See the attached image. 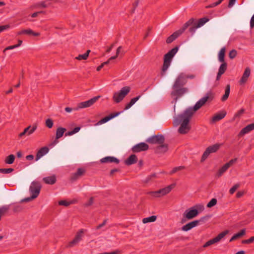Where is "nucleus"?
Returning <instances> with one entry per match:
<instances>
[{
  "instance_id": "3c124183",
  "label": "nucleus",
  "mask_w": 254,
  "mask_h": 254,
  "mask_svg": "<svg viewBox=\"0 0 254 254\" xmlns=\"http://www.w3.org/2000/svg\"><path fill=\"white\" fill-rule=\"evenodd\" d=\"M140 96H137V97H135V98H132V99L130 100V102H129V103H130L132 105H134V104L135 103V102H136V101H137L139 99V98H140Z\"/></svg>"
},
{
  "instance_id": "f257e3e1",
  "label": "nucleus",
  "mask_w": 254,
  "mask_h": 254,
  "mask_svg": "<svg viewBox=\"0 0 254 254\" xmlns=\"http://www.w3.org/2000/svg\"><path fill=\"white\" fill-rule=\"evenodd\" d=\"M212 99V94L207 93L195 104L193 108H189L178 116L174 117L173 124L176 127L180 126L178 128L179 133L185 134L190 130L191 127L190 120L194 112L207 102L211 101Z\"/></svg>"
},
{
  "instance_id": "72a5a7b5",
  "label": "nucleus",
  "mask_w": 254,
  "mask_h": 254,
  "mask_svg": "<svg viewBox=\"0 0 254 254\" xmlns=\"http://www.w3.org/2000/svg\"><path fill=\"white\" fill-rule=\"evenodd\" d=\"M24 34L28 35H32L34 36H38L40 35V33L38 32H35L33 30L30 29H24Z\"/></svg>"
},
{
  "instance_id": "7c9ffc66",
  "label": "nucleus",
  "mask_w": 254,
  "mask_h": 254,
  "mask_svg": "<svg viewBox=\"0 0 254 254\" xmlns=\"http://www.w3.org/2000/svg\"><path fill=\"white\" fill-rule=\"evenodd\" d=\"M137 161L136 157L134 155H131L126 160V163L127 165H131L135 163Z\"/></svg>"
},
{
  "instance_id": "13d9d810",
  "label": "nucleus",
  "mask_w": 254,
  "mask_h": 254,
  "mask_svg": "<svg viewBox=\"0 0 254 254\" xmlns=\"http://www.w3.org/2000/svg\"><path fill=\"white\" fill-rule=\"evenodd\" d=\"M244 193H245L244 191H239L237 193V197H240L242 196Z\"/></svg>"
},
{
  "instance_id": "c9c22d12",
  "label": "nucleus",
  "mask_w": 254,
  "mask_h": 254,
  "mask_svg": "<svg viewBox=\"0 0 254 254\" xmlns=\"http://www.w3.org/2000/svg\"><path fill=\"white\" fill-rule=\"evenodd\" d=\"M210 154H211V152H210L209 149L207 148L201 157V161H204Z\"/></svg>"
},
{
  "instance_id": "a18cd8bd",
  "label": "nucleus",
  "mask_w": 254,
  "mask_h": 254,
  "mask_svg": "<svg viewBox=\"0 0 254 254\" xmlns=\"http://www.w3.org/2000/svg\"><path fill=\"white\" fill-rule=\"evenodd\" d=\"M240 185L239 184L235 185L229 190L230 193L232 194L235 191L237 190V189L239 187Z\"/></svg>"
},
{
  "instance_id": "1a4fd4ad",
  "label": "nucleus",
  "mask_w": 254,
  "mask_h": 254,
  "mask_svg": "<svg viewBox=\"0 0 254 254\" xmlns=\"http://www.w3.org/2000/svg\"><path fill=\"white\" fill-rule=\"evenodd\" d=\"M42 186L40 183L38 181H33L31 183V186L29 188V191L31 195H32V198H36L39 195Z\"/></svg>"
},
{
  "instance_id": "bf43d9fd",
  "label": "nucleus",
  "mask_w": 254,
  "mask_h": 254,
  "mask_svg": "<svg viewBox=\"0 0 254 254\" xmlns=\"http://www.w3.org/2000/svg\"><path fill=\"white\" fill-rule=\"evenodd\" d=\"M109 63V61H107V62H104V63H103L101 65H100L99 66H98L97 67V68L96 69V70H100L103 67L104 65L105 64H107L108 63Z\"/></svg>"
},
{
  "instance_id": "5fc2aeb1",
  "label": "nucleus",
  "mask_w": 254,
  "mask_h": 254,
  "mask_svg": "<svg viewBox=\"0 0 254 254\" xmlns=\"http://www.w3.org/2000/svg\"><path fill=\"white\" fill-rule=\"evenodd\" d=\"M16 48V46L15 45H12V46H8V47H6L4 49L3 52H5V51H6L7 50H12V49H13Z\"/></svg>"
},
{
  "instance_id": "473e14b6",
  "label": "nucleus",
  "mask_w": 254,
  "mask_h": 254,
  "mask_svg": "<svg viewBox=\"0 0 254 254\" xmlns=\"http://www.w3.org/2000/svg\"><path fill=\"white\" fill-rule=\"evenodd\" d=\"M90 52V50H88L84 54L78 55L77 57L75 58V59L78 60L79 61H81L82 60H86L88 58L89 54Z\"/></svg>"
},
{
  "instance_id": "0eeeda50",
  "label": "nucleus",
  "mask_w": 254,
  "mask_h": 254,
  "mask_svg": "<svg viewBox=\"0 0 254 254\" xmlns=\"http://www.w3.org/2000/svg\"><path fill=\"white\" fill-rule=\"evenodd\" d=\"M174 184H172L170 186H168L164 188H163L157 191H148L147 192V194L150 195L151 196L154 197H162L169 193L171 191V190L174 188Z\"/></svg>"
},
{
  "instance_id": "6e6d98bb",
  "label": "nucleus",
  "mask_w": 254,
  "mask_h": 254,
  "mask_svg": "<svg viewBox=\"0 0 254 254\" xmlns=\"http://www.w3.org/2000/svg\"><path fill=\"white\" fill-rule=\"evenodd\" d=\"M244 112V109H241L240 111H239L235 115V117H238L240 116L242 114H243Z\"/></svg>"
},
{
  "instance_id": "e2e57ef3",
  "label": "nucleus",
  "mask_w": 254,
  "mask_h": 254,
  "mask_svg": "<svg viewBox=\"0 0 254 254\" xmlns=\"http://www.w3.org/2000/svg\"><path fill=\"white\" fill-rule=\"evenodd\" d=\"M26 158L28 160H31L34 159V156L33 155H28L26 157Z\"/></svg>"
},
{
  "instance_id": "a878e982",
  "label": "nucleus",
  "mask_w": 254,
  "mask_h": 254,
  "mask_svg": "<svg viewBox=\"0 0 254 254\" xmlns=\"http://www.w3.org/2000/svg\"><path fill=\"white\" fill-rule=\"evenodd\" d=\"M253 129H254V124H250L242 129L239 133V135L243 136Z\"/></svg>"
},
{
  "instance_id": "4c0bfd02",
  "label": "nucleus",
  "mask_w": 254,
  "mask_h": 254,
  "mask_svg": "<svg viewBox=\"0 0 254 254\" xmlns=\"http://www.w3.org/2000/svg\"><path fill=\"white\" fill-rule=\"evenodd\" d=\"M80 127H75L73 130L66 132L65 134V136H66L72 135L73 134H75L76 132H78L80 130Z\"/></svg>"
},
{
  "instance_id": "20e7f679",
  "label": "nucleus",
  "mask_w": 254,
  "mask_h": 254,
  "mask_svg": "<svg viewBox=\"0 0 254 254\" xmlns=\"http://www.w3.org/2000/svg\"><path fill=\"white\" fill-rule=\"evenodd\" d=\"M204 206L201 204H198L185 211L184 217L188 219H191L196 217L199 213L204 210Z\"/></svg>"
},
{
  "instance_id": "423d86ee",
  "label": "nucleus",
  "mask_w": 254,
  "mask_h": 254,
  "mask_svg": "<svg viewBox=\"0 0 254 254\" xmlns=\"http://www.w3.org/2000/svg\"><path fill=\"white\" fill-rule=\"evenodd\" d=\"M130 88L129 86L123 87L119 91L114 93L113 99L116 103L121 102L127 95L129 92Z\"/></svg>"
},
{
  "instance_id": "f3484780",
  "label": "nucleus",
  "mask_w": 254,
  "mask_h": 254,
  "mask_svg": "<svg viewBox=\"0 0 254 254\" xmlns=\"http://www.w3.org/2000/svg\"><path fill=\"white\" fill-rule=\"evenodd\" d=\"M85 170L84 169L78 168L77 171L71 175L70 180L72 181H75L83 176Z\"/></svg>"
},
{
  "instance_id": "dca6fc26",
  "label": "nucleus",
  "mask_w": 254,
  "mask_h": 254,
  "mask_svg": "<svg viewBox=\"0 0 254 254\" xmlns=\"http://www.w3.org/2000/svg\"><path fill=\"white\" fill-rule=\"evenodd\" d=\"M164 137L162 135H158L149 138L147 141L151 143H157L159 145L163 143Z\"/></svg>"
},
{
  "instance_id": "4468645a",
  "label": "nucleus",
  "mask_w": 254,
  "mask_h": 254,
  "mask_svg": "<svg viewBox=\"0 0 254 254\" xmlns=\"http://www.w3.org/2000/svg\"><path fill=\"white\" fill-rule=\"evenodd\" d=\"M52 0H45L37 2L32 5L33 8H47L52 4Z\"/></svg>"
},
{
  "instance_id": "09e8293b",
  "label": "nucleus",
  "mask_w": 254,
  "mask_h": 254,
  "mask_svg": "<svg viewBox=\"0 0 254 254\" xmlns=\"http://www.w3.org/2000/svg\"><path fill=\"white\" fill-rule=\"evenodd\" d=\"M94 197H91L87 202L85 204L86 206L91 205L93 203Z\"/></svg>"
},
{
  "instance_id": "b1692460",
  "label": "nucleus",
  "mask_w": 254,
  "mask_h": 254,
  "mask_svg": "<svg viewBox=\"0 0 254 254\" xmlns=\"http://www.w3.org/2000/svg\"><path fill=\"white\" fill-rule=\"evenodd\" d=\"M198 220L192 221L184 226L182 228V230L185 231H188L191 229V228L196 226L198 225Z\"/></svg>"
},
{
  "instance_id": "f03ea898",
  "label": "nucleus",
  "mask_w": 254,
  "mask_h": 254,
  "mask_svg": "<svg viewBox=\"0 0 254 254\" xmlns=\"http://www.w3.org/2000/svg\"><path fill=\"white\" fill-rule=\"evenodd\" d=\"M208 21V19L206 18L200 19L197 22L195 21L193 19H190L184 25L181 29L176 31L170 37H169L167 39V43H170L173 42L176 38L178 37L179 35L182 34L188 27L191 26L190 28V30L191 32L194 33L196 28L201 27Z\"/></svg>"
},
{
  "instance_id": "6ab92c4d",
  "label": "nucleus",
  "mask_w": 254,
  "mask_h": 254,
  "mask_svg": "<svg viewBox=\"0 0 254 254\" xmlns=\"http://www.w3.org/2000/svg\"><path fill=\"white\" fill-rule=\"evenodd\" d=\"M65 131L66 128L62 127H59L57 129L56 133V140H54L53 142L54 144H56L58 142L57 141V139L62 137Z\"/></svg>"
},
{
  "instance_id": "680f3d73",
  "label": "nucleus",
  "mask_w": 254,
  "mask_h": 254,
  "mask_svg": "<svg viewBox=\"0 0 254 254\" xmlns=\"http://www.w3.org/2000/svg\"><path fill=\"white\" fill-rule=\"evenodd\" d=\"M236 0H230L229 7H231L234 4Z\"/></svg>"
},
{
  "instance_id": "2eb2a0df",
  "label": "nucleus",
  "mask_w": 254,
  "mask_h": 254,
  "mask_svg": "<svg viewBox=\"0 0 254 254\" xmlns=\"http://www.w3.org/2000/svg\"><path fill=\"white\" fill-rule=\"evenodd\" d=\"M37 127V125L36 124L34 125L32 128L31 127L29 126L26 128H25L24 129V130L19 134V136L21 137L25 135V134L29 135L33 133L35 131Z\"/></svg>"
},
{
  "instance_id": "58836bf2",
  "label": "nucleus",
  "mask_w": 254,
  "mask_h": 254,
  "mask_svg": "<svg viewBox=\"0 0 254 254\" xmlns=\"http://www.w3.org/2000/svg\"><path fill=\"white\" fill-rule=\"evenodd\" d=\"M73 203V201H67L65 200H62L59 201V204L60 205H63V206H68L70 204H72Z\"/></svg>"
},
{
  "instance_id": "0e129e2a",
  "label": "nucleus",
  "mask_w": 254,
  "mask_h": 254,
  "mask_svg": "<svg viewBox=\"0 0 254 254\" xmlns=\"http://www.w3.org/2000/svg\"><path fill=\"white\" fill-rule=\"evenodd\" d=\"M242 243L243 244H249V243H251L252 241L250 238L249 239L243 241Z\"/></svg>"
},
{
  "instance_id": "9b49d317",
  "label": "nucleus",
  "mask_w": 254,
  "mask_h": 254,
  "mask_svg": "<svg viewBox=\"0 0 254 254\" xmlns=\"http://www.w3.org/2000/svg\"><path fill=\"white\" fill-rule=\"evenodd\" d=\"M95 103V97H93L91 99L78 103L77 106L75 107L74 110L77 111L80 109L87 108L91 106Z\"/></svg>"
},
{
  "instance_id": "5701e85b",
  "label": "nucleus",
  "mask_w": 254,
  "mask_h": 254,
  "mask_svg": "<svg viewBox=\"0 0 254 254\" xmlns=\"http://www.w3.org/2000/svg\"><path fill=\"white\" fill-rule=\"evenodd\" d=\"M226 115V112L224 111H221L220 112L216 114L212 118L213 122H217L222 119Z\"/></svg>"
},
{
  "instance_id": "aec40b11",
  "label": "nucleus",
  "mask_w": 254,
  "mask_h": 254,
  "mask_svg": "<svg viewBox=\"0 0 254 254\" xmlns=\"http://www.w3.org/2000/svg\"><path fill=\"white\" fill-rule=\"evenodd\" d=\"M121 113V112H117V113H116L114 114H112L109 116L106 117L105 118H103L101 121H100L98 123H96V125H100L102 124L105 123L107 122H108V121H109L110 120L113 119V118H115V117L118 116Z\"/></svg>"
},
{
  "instance_id": "37998d69",
  "label": "nucleus",
  "mask_w": 254,
  "mask_h": 254,
  "mask_svg": "<svg viewBox=\"0 0 254 254\" xmlns=\"http://www.w3.org/2000/svg\"><path fill=\"white\" fill-rule=\"evenodd\" d=\"M185 168L184 166H181L174 168L170 172V174H174L178 171H180Z\"/></svg>"
},
{
  "instance_id": "4d7b16f0",
  "label": "nucleus",
  "mask_w": 254,
  "mask_h": 254,
  "mask_svg": "<svg viewBox=\"0 0 254 254\" xmlns=\"http://www.w3.org/2000/svg\"><path fill=\"white\" fill-rule=\"evenodd\" d=\"M154 175H152V176H150L147 177L145 179V180L144 181V182L145 183H148V182L151 180V179L153 177H154Z\"/></svg>"
},
{
  "instance_id": "338daca9",
  "label": "nucleus",
  "mask_w": 254,
  "mask_h": 254,
  "mask_svg": "<svg viewBox=\"0 0 254 254\" xmlns=\"http://www.w3.org/2000/svg\"><path fill=\"white\" fill-rule=\"evenodd\" d=\"M39 14V12H35L32 13L31 15V16L32 17H37L38 15Z\"/></svg>"
},
{
  "instance_id": "393cba45",
  "label": "nucleus",
  "mask_w": 254,
  "mask_h": 254,
  "mask_svg": "<svg viewBox=\"0 0 254 254\" xmlns=\"http://www.w3.org/2000/svg\"><path fill=\"white\" fill-rule=\"evenodd\" d=\"M246 230L245 229H242L241 230L240 232H239L238 233L234 234L232 237V238L230 239L229 242H232V241H234L235 240H236L241 237H242L243 236H244V235H245L246 234Z\"/></svg>"
},
{
  "instance_id": "79ce46f5",
  "label": "nucleus",
  "mask_w": 254,
  "mask_h": 254,
  "mask_svg": "<svg viewBox=\"0 0 254 254\" xmlns=\"http://www.w3.org/2000/svg\"><path fill=\"white\" fill-rule=\"evenodd\" d=\"M45 125L47 127L51 128L53 126V121L51 119H47L45 122Z\"/></svg>"
},
{
  "instance_id": "a19ab883",
  "label": "nucleus",
  "mask_w": 254,
  "mask_h": 254,
  "mask_svg": "<svg viewBox=\"0 0 254 254\" xmlns=\"http://www.w3.org/2000/svg\"><path fill=\"white\" fill-rule=\"evenodd\" d=\"M14 169L12 168H1L0 169V173L3 174H9L12 172Z\"/></svg>"
},
{
  "instance_id": "4be33fe9",
  "label": "nucleus",
  "mask_w": 254,
  "mask_h": 254,
  "mask_svg": "<svg viewBox=\"0 0 254 254\" xmlns=\"http://www.w3.org/2000/svg\"><path fill=\"white\" fill-rule=\"evenodd\" d=\"M43 181L46 184L53 185L56 182L57 179L56 176L53 175L51 176L44 178L43 179Z\"/></svg>"
},
{
  "instance_id": "ddd939ff",
  "label": "nucleus",
  "mask_w": 254,
  "mask_h": 254,
  "mask_svg": "<svg viewBox=\"0 0 254 254\" xmlns=\"http://www.w3.org/2000/svg\"><path fill=\"white\" fill-rule=\"evenodd\" d=\"M237 159L235 158L231 160L229 162L226 163L222 167H221L218 171L217 173V175L218 177L221 176L224 172H225L233 164H234L237 161Z\"/></svg>"
},
{
  "instance_id": "e433bc0d",
  "label": "nucleus",
  "mask_w": 254,
  "mask_h": 254,
  "mask_svg": "<svg viewBox=\"0 0 254 254\" xmlns=\"http://www.w3.org/2000/svg\"><path fill=\"white\" fill-rule=\"evenodd\" d=\"M230 92V86L229 85H228L225 89V94L222 97V100L223 101L226 100L228 97H229V94Z\"/></svg>"
},
{
  "instance_id": "cd10ccee",
  "label": "nucleus",
  "mask_w": 254,
  "mask_h": 254,
  "mask_svg": "<svg viewBox=\"0 0 254 254\" xmlns=\"http://www.w3.org/2000/svg\"><path fill=\"white\" fill-rule=\"evenodd\" d=\"M226 51L225 48H222L218 54V60L220 62L225 63L224 62V56L225 53Z\"/></svg>"
},
{
  "instance_id": "c756f323",
  "label": "nucleus",
  "mask_w": 254,
  "mask_h": 254,
  "mask_svg": "<svg viewBox=\"0 0 254 254\" xmlns=\"http://www.w3.org/2000/svg\"><path fill=\"white\" fill-rule=\"evenodd\" d=\"M15 159V156L13 154H10L5 158L4 162L6 164H11L14 162Z\"/></svg>"
},
{
  "instance_id": "774afa93",
  "label": "nucleus",
  "mask_w": 254,
  "mask_h": 254,
  "mask_svg": "<svg viewBox=\"0 0 254 254\" xmlns=\"http://www.w3.org/2000/svg\"><path fill=\"white\" fill-rule=\"evenodd\" d=\"M22 43V41L21 40H18V44L15 45L16 46V48L19 47L21 45Z\"/></svg>"
},
{
  "instance_id": "de8ad7c7",
  "label": "nucleus",
  "mask_w": 254,
  "mask_h": 254,
  "mask_svg": "<svg viewBox=\"0 0 254 254\" xmlns=\"http://www.w3.org/2000/svg\"><path fill=\"white\" fill-rule=\"evenodd\" d=\"M9 28L10 25L9 24L0 26V33H1L4 30L8 29Z\"/></svg>"
},
{
  "instance_id": "a211bd4d",
  "label": "nucleus",
  "mask_w": 254,
  "mask_h": 254,
  "mask_svg": "<svg viewBox=\"0 0 254 254\" xmlns=\"http://www.w3.org/2000/svg\"><path fill=\"white\" fill-rule=\"evenodd\" d=\"M49 150V149L47 146H44L40 148L36 154L35 160L38 161L42 156L47 154Z\"/></svg>"
},
{
  "instance_id": "412c9836",
  "label": "nucleus",
  "mask_w": 254,
  "mask_h": 254,
  "mask_svg": "<svg viewBox=\"0 0 254 254\" xmlns=\"http://www.w3.org/2000/svg\"><path fill=\"white\" fill-rule=\"evenodd\" d=\"M148 147V145L145 143H141L134 146L132 148V150L134 152H139L140 151L147 150Z\"/></svg>"
},
{
  "instance_id": "ea45409f",
  "label": "nucleus",
  "mask_w": 254,
  "mask_h": 254,
  "mask_svg": "<svg viewBox=\"0 0 254 254\" xmlns=\"http://www.w3.org/2000/svg\"><path fill=\"white\" fill-rule=\"evenodd\" d=\"M158 149L160 152H165L167 150V146L162 143L159 145Z\"/></svg>"
},
{
  "instance_id": "c85d7f7f",
  "label": "nucleus",
  "mask_w": 254,
  "mask_h": 254,
  "mask_svg": "<svg viewBox=\"0 0 254 254\" xmlns=\"http://www.w3.org/2000/svg\"><path fill=\"white\" fill-rule=\"evenodd\" d=\"M220 146L221 144L216 143L212 145H210L208 146L207 148L210 151V152H211V153H213L217 151V150H218V149H219Z\"/></svg>"
},
{
  "instance_id": "2f4dec72",
  "label": "nucleus",
  "mask_w": 254,
  "mask_h": 254,
  "mask_svg": "<svg viewBox=\"0 0 254 254\" xmlns=\"http://www.w3.org/2000/svg\"><path fill=\"white\" fill-rule=\"evenodd\" d=\"M157 219V217L156 216H151L149 217L144 218L142 219V222L144 224L147 223H151L155 221Z\"/></svg>"
},
{
  "instance_id": "052dcab7",
  "label": "nucleus",
  "mask_w": 254,
  "mask_h": 254,
  "mask_svg": "<svg viewBox=\"0 0 254 254\" xmlns=\"http://www.w3.org/2000/svg\"><path fill=\"white\" fill-rule=\"evenodd\" d=\"M74 108H70V107H66L65 108V111L66 112L70 113V112H71L73 110L75 111L74 110Z\"/></svg>"
},
{
  "instance_id": "7ed1b4c3",
  "label": "nucleus",
  "mask_w": 254,
  "mask_h": 254,
  "mask_svg": "<svg viewBox=\"0 0 254 254\" xmlns=\"http://www.w3.org/2000/svg\"><path fill=\"white\" fill-rule=\"evenodd\" d=\"M186 82V75L183 73L180 74L175 81L172 94L173 96L179 97L187 92L186 88H182Z\"/></svg>"
},
{
  "instance_id": "bb28decb",
  "label": "nucleus",
  "mask_w": 254,
  "mask_h": 254,
  "mask_svg": "<svg viewBox=\"0 0 254 254\" xmlns=\"http://www.w3.org/2000/svg\"><path fill=\"white\" fill-rule=\"evenodd\" d=\"M101 162L103 163H106V162H116L117 163H119V160L113 157H106L101 159Z\"/></svg>"
},
{
  "instance_id": "9d476101",
  "label": "nucleus",
  "mask_w": 254,
  "mask_h": 254,
  "mask_svg": "<svg viewBox=\"0 0 254 254\" xmlns=\"http://www.w3.org/2000/svg\"><path fill=\"white\" fill-rule=\"evenodd\" d=\"M251 68L249 67H246L242 74V76L240 78V79L239 81L240 85H244L247 82L249 78L251 75Z\"/></svg>"
},
{
  "instance_id": "69168bd1",
  "label": "nucleus",
  "mask_w": 254,
  "mask_h": 254,
  "mask_svg": "<svg viewBox=\"0 0 254 254\" xmlns=\"http://www.w3.org/2000/svg\"><path fill=\"white\" fill-rule=\"evenodd\" d=\"M132 105L130 103H128L126 105L125 108V110H128V109H129Z\"/></svg>"
},
{
  "instance_id": "f704fd0d",
  "label": "nucleus",
  "mask_w": 254,
  "mask_h": 254,
  "mask_svg": "<svg viewBox=\"0 0 254 254\" xmlns=\"http://www.w3.org/2000/svg\"><path fill=\"white\" fill-rule=\"evenodd\" d=\"M227 69V64L226 63H222L219 69V75H222Z\"/></svg>"
},
{
  "instance_id": "8fccbe9b",
  "label": "nucleus",
  "mask_w": 254,
  "mask_h": 254,
  "mask_svg": "<svg viewBox=\"0 0 254 254\" xmlns=\"http://www.w3.org/2000/svg\"><path fill=\"white\" fill-rule=\"evenodd\" d=\"M22 210V207L19 205H16L14 206L13 211L19 212Z\"/></svg>"
},
{
  "instance_id": "49530a36",
  "label": "nucleus",
  "mask_w": 254,
  "mask_h": 254,
  "mask_svg": "<svg viewBox=\"0 0 254 254\" xmlns=\"http://www.w3.org/2000/svg\"><path fill=\"white\" fill-rule=\"evenodd\" d=\"M236 55H237L236 51L235 50H233L231 51H230V52L229 53V57L231 59H233L236 57Z\"/></svg>"
},
{
  "instance_id": "864d4df0",
  "label": "nucleus",
  "mask_w": 254,
  "mask_h": 254,
  "mask_svg": "<svg viewBox=\"0 0 254 254\" xmlns=\"http://www.w3.org/2000/svg\"><path fill=\"white\" fill-rule=\"evenodd\" d=\"M121 49V47H119L117 51L116 56L112 57L111 58H110L109 60H112L115 59L117 57V56L119 55V54L120 53Z\"/></svg>"
},
{
  "instance_id": "f8f14e48",
  "label": "nucleus",
  "mask_w": 254,
  "mask_h": 254,
  "mask_svg": "<svg viewBox=\"0 0 254 254\" xmlns=\"http://www.w3.org/2000/svg\"><path fill=\"white\" fill-rule=\"evenodd\" d=\"M84 235L83 229L80 230L76 234L74 238L68 244L69 247H72L76 245L82 239Z\"/></svg>"
},
{
  "instance_id": "39448f33",
  "label": "nucleus",
  "mask_w": 254,
  "mask_h": 254,
  "mask_svg": "<svg viewBox=\"0 0 254 254\" xmlns=\"http://www.w3.org/2000/svg\"><path fill=\"white\" fill-rule=\"evenodd\" d=\"M178 50V49L177 47L174 48L165 56L164 64L163 65L161 73L162 75L165 74L166 71L167 70L170 65L173 57L177 53Z\"/></svg>"
},
{
  "instance_id": "c03bdc74",
  "label": "nucleus",
  "mask_w": 254,
  "mask_h": 254,
  "mask_svg": "<svg viewBox=\"0 0 254 254\" xmlns=\"http://www.w3.org/2000/svg\"><path fill=\"white\" fill-rule=\"evenodd\" d=\"M217 203V200L215 198H212L210 202L208 203L207 204V207L209 208H211L214 205H215Z\"/></svg>"
},
{
  "instance_id": "6e6552de",
  "label": "nucleus",
  "mask_w": 254,
  "mask_h": 254,
  "mask_svg": "<svg viewBox=\"0 0 254 254\" xmlns=\"http://www.w3.org/2000/svg\"><path fill=\"white\" fill-rule=\"evenodd\" d=\"M229 233V230H225V231L221 232L216 237H215V238L207 241L205 244H204V245L203 246V247L204 248H207L212 245H214L215 244L219 243Z\"/></svg>"
},
{
  "instance_id": "603ef678",
  "label": "nucleus",
  "mask_w": 254,
  "mask_h": 254,
  "mask_svg": "<svg viewBox=\"0 0 254 254\" xmlns=\"http://www.w3.org/2000/svg\"><path fill=\"white\" fill-rule=\"evenodd\" d=\"M35 198H32V195H31V196L30 197H26V198H25L22 199L21 202H29Z\"/></svg>"
}]
</instances>
